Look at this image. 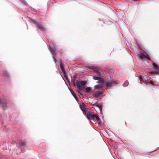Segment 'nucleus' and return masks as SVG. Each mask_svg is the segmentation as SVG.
Here are the masks:
<instances>
[{"label":"nucleus","mask_w":159,"mask_h":159,"mask_svg":"<svg viewBox=\"0 0 159 159\" xmlns=\"http://www.w3.org/2000/svg\"><path fill=\"white\" fill-rule=\"evenodd\" d=\"M145 55L144 54H141L140 55V58L141 59H143L145 57Z\"/></svg>","instance_id":"412c9836"},{"label":"nucleus","mask_w":159,"mask_h":159,"mask_svg":"<svg viewBox=\"0 0 159 159\" xmlns=\"http://www.w3.org/2000/svg\"><path fill=\"white\" fill-rule=\"evenodd\" d=\"M86 82L85 81H81L80 82V85L78 83V82H77L76 83L77 86L79 89L80 90H84L82 89V86L85 85L86 84Z\"/></svg>","instance_id":"f03ea898"},{"label":"nucleus","mask_w":159,"mask_h":159,"mask_svg":"<svg viewBox=\"0 0 159 159\" xmlns=\"http://www.w3.org/2000/svg\"><path fill=\"white\" fill-rule=\"evenodd\" d=\"M149 83L152 84H154V81L152 80H150L149 81Z\"/></svg>","instance_id":"393cba45"},{"label":"nucleus","mask_w":159,"mask_h":159,"mask_svg":"<svg viewBox=\"0 0 159 159\" xmlns=\"http://www.w3.org/2000/svg\"><path fill=\"white\" fill-rule=\"evenodd\" d=\"M60 66L61 69V72H62L63 74L64 77L66 79L68 80V76L66 74L65 70H64V67L61 63V61L60 60Z\"/></svg>","instance_id":"20e7f679"},{"label":"nucleus","mask_w":159,"mask_h":159,"mask_svg":"<svg viewBox=\"0 0 159 159\" xmlns=\"http://www.w3.org/2000/svg\"><path fill=\"white\" fill-rule=\"evenodd\" d=\"M0 104L4 109L6 107V102L5 100L2 99L0 98Z\"/></svg>","instance_id":"39448f33"},{"label":"nucleus","mask_w":159,"mask_h":159,"mask_svg":"<svg viewBox=\"0 0 159 159\" xmlns=\"http://www.w3.org/2000/svg\"><path fill=\"white\" fill-rule=\"evenodd\" d=\"M97 107H98L99 108L100 111L101 112L102 111V108L101 106L100 105L98 104L97 105Z\"/></svg>","instance_id":"aec40b11"},{"label":"nucleus","mask_w":159,"mask_h":159,"mask_svg":"<svg viewBox=\"0 0 159 159\" xmlns=\"http://www.w3.org/2000/svg\"><path fill=\"white\" fill-rule=\"evenodd\" d=\"M139 78L141 80L143 81V77L142 76L140 75L139 76Z\"/></svg>","instance_id":"a878e982"},{"label":"nucleus","mask_w":159,"mask_h":159,"mask_svg":"<svg viewBox=\"0 0 159 159\" xmlns=\"http://www.w3.org/2000/svg\"><path fill=\"white\" fill-rule=\"evenodd\" d=\"M91 88L89 87H87L86 88L84 89L85 91L86 92L88 93L91 90Z\"/></svg>","instance_id":"2eb2a0df"},{"label":"nucleus","mask_w":159,"mask_h":159,"mask_svg":"<svg viewBox=\"0 0 159 159\" xmlns=\"http://www.w3.org/2000/svg\"><path fill=\"white\" fill-rule=\"evenodd\" d=\"M128 84L129 82L127 80H126L123 84V86L124 87H126L128 85Z\"/></svg>","instance_id":"dca6fc26"},{"label":"nucleus","mask_w":159,"mask_h":159,"mask_svg":"<svg viewBox=\"0 0 159 159\" xmlns=\"http://www.w3.org/2000/svg\"><path fill=\"white\" fill-rule=\"evenodd\" d=\"M153 66L156 69H157V70L159 72V67L157 66V64L155 63H153Z\"/></svg>","instance_id":"4468645a"},{"label":"nucleus","mask_w":159,"mask_h":159,"mask_svg":"<svg viewBox=\"0 0 159 159\" xmlns=\"http://www.w3.org/2000/svg\"><path fill=\"white\" fill-rule=\"evenodd\" d=\"M95 118H96L97 122L98 123V124H100V122L99 121L100 119L98 116H97L96 115V116L95 117Z\"/></svg>","instance_id":"f3484780"},{"label":"nucleus","mask_w":159,"mask_h":159,"mask_svg":"<svg viewBox=\"0 0 159 159\" xmlns=\"http://www.w3.org/2000/svg\"><path fill=\"white\" fill-rule=\"evenodd\" d=\"M101 78L100 77V76H93V79L95 80H98V81H99Z\"/></svg>","instance_id":"f8f14e48"},{"label":"nucleus","mask_w":159,"mask_h":159,"mask_svg":"<svg viewBox=\"0 0 159 159\" xmlns=\"http://www.w3.org/2000/svg\"><path fill=\"white\" fill-rule=\"evenodd\" d=\"M97 102V101H96V102H94V103H93V104H92V105H95V104Z\"/></svg>","instance_id":"bb28decb"},{"label":"nucleus","mask_w":159,"mask_h":159,"mask_svg":"<svg viewBox=\"0 0 159 159\" xmlns=\"http://www.w3.org/2000/svg\"><path fill=\"white\" fill-rule=\"evenodd\" d=\"M33 22L36 23V26L37 28L39 27L41 31H45L46 30V28L43 26L39 22H36L35 20H33Z\"/></svg>","instance_id":"f257e3e1"},{"label":"nucleus","mask_w":159,"mask_h":159,"mask_svg":"<svg viewBox=\"0 0 159 159\" xmlns=\"http://www.w3.org/2000/svg\"><path fill=\"white\" fill-rule=\"evenodd\" d=\"M144 58H145L149 60H150V58H149V57L148 56V55H145Z\"/></svg>","instance_id":"5701e85b"},{"label":"nucleus","mask_w":159,"mask_h":159,"mask_svg":"<svg viewBox=\"0 0 159 159\" xmlns=\"http://www.w3.org/2000/svg\"><path fill=\"white\" fill-rule=\"evenodd\" d=\"M69 90H70L72 95L73 96V97L75 98V100L76 101H77L78 100V99L77 96H76L75 93L73 91V90L71 89H70L69 88Z\"/></svg>","instance_id":"6e6552de"},{"label":"nucleus","mask_w":159,"mask_h":159,"mask_svg":"<svg viewBox=\"0 0 159 159\" xmlns=\"http://www.w3.org/2000/svg\"><path fill=\"white\" fill-rule=\"evenodd\" d=\"M103 92V90L95 92L94 93L93 97L94 98L98 97L100 95H102V94Z\"/></svg>","instance_id":"0eeeda50"},{"label":"nucleus","mask_w":159,"mask_h":159,"mask_svg":"<svg viewBox=\"0 0 159 159\" xmlns=\"http://www.w3.org/2000/svg\"><path fill=\"white\" fill-rule=\"evenodd\" d=\"M98 83L99 84L102 85L104 83V81L101 78L99 81H98Z\"/></svg>","instance_id":"9b49d317"},{"label":"nucleus","mask_w":159,"mask_h":159,"mask_svg":"<svg viewBox=\"0 0 159 159\" xmlns=\"http://www.w3.org/2000/svg\"><path fill=\"white\" fill-rule=\"evenodd\" d=\"M22 3L24 4L26 6H27L28 5V3L26 2L25 0H20Z\"/></svg>","instance_id":"a211bd4d"},{"label":"nucleus","mask_w":159,"mask_h":159,"mask_svg":"<svg viewBox=\"0 0 159 159\" xmlns=\"http://www.w3.org/2000/svg\"><path fill=\"white\" fill-rule=\"evenodd\" d=\"M105 85L107 87H111L112 85L111 83L110 82L106 83Z\"/></svg>","instance_id":"ddd939ff"},{"label":"nucleus","mask_w":159,"mask_h":159,"mask_svg":"<svg viewBox=\"0 0 159 159\" xmlns=\"http://www.w3.org/2000/svg\"><path fill=\"white\" fill-rule=\"evenodd\" d=\"M49 49H50V52H51V53L52 54V58L54 59V61L55 63V64H56V63L57 61V60L55 58V56L54 55V54H55V49L53 48V47L51 45H49Z\"/></svg>","instance_id":"7ed1b4c3"},{"label":"nucleus","mask_w":159,"mask_h":159,"mask_svg":"<svg viewBox=\"0 0 159 159\" xmlns=\"http://www.w3.org/2000/svg\"><path fill=\"white\" fill-rule=\"evenodd\" d=\"M93 74L95 76H101L100 72L96 69H94L93 70Z\"/></svg>","instance_id":"1a4fd4ad"},{"label":"nucleus","mask_w":159,"mask_h":159,"mask_svg":"<svg viewBox=\"0 0 159 159\" xmlns=\"http://www.w3.org/2000/svg\"><path fill=\"white\" fill-rule=\"evenodd\" d=\"M3 75L4 76H9V73L7 71H4L3 73Z\"/></svg>","instance_id":"6ab92c4d"},{"label":"nucleus","mask_w":159,"mask_h":159,"mask_svg":"<svg viewBox=\"0 0 159 159\" xmlns=\"http://www.w3.org/2000/svg\"><path fill=\"white\" fill-rule=\"evenodd\" d=\"M100 87V86L98 85H96L94 86V89H98Z\"/></svg>","instance_id":"4be33fe9"},{"label":"nucleus","mask_w":159,"mask_h":159,"mask_svg":"<svg viewBox=\"0 0 159 159\" xmlns=\"http://www.w3.org/2000/svg\"><path fill=\"white\" fill-rule=\"evenodd\" d=\"M80 107L81 110L83 112H85L86 111V109L85 107V105L84 103H83L82 105H80Z\"/></svg>","instance_id":"9d476101"},{"label":"nucleus","mask_w":159,"mask_h":159,"mask_svg":"<svg viewBox=\"0 0 159 159\" xmlns=\"http://www.w3.org/2000/svg\"><path fill=\"white\" fill-rule=\"evenodd\" d=\"M158 73V72H155L154 71H152L151 72V74H155L156 73Z\"/></svg>","instance_id":"b1692460"},{"label":"nucleus","mask_w":159,"mask_h":159,"mask_svg":"<svg viewBox=\"0 0 159 159\" xmlns=\"http://www.w3.org/2000/svg\"><path fill=\"white\" fill-rule=\"evenodd\" d=\"M96 115L91 114L89 111L88 112L87 114V117L88 119L89 120L91 119H94L95 118Z\"/></svg>","instance_id":"423d86ee"}]
</instances>
